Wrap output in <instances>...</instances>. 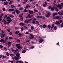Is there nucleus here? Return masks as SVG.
<instances>
[{"label":"nucleus","instance_id":"1","mask_svg":"<svg viewBox=\"0 0 63 63\" xmlns=\"http://www.w3.org/2000/svg\"><path fill=\"white\" fill-rule=\"evenodd\" d=\"M61 6H63V3H61V5L60 4H58L57 5H56V7L59 8L60 9H62V7H61Z\"/></svg>","mask_w":63,"mask_h":63},{"label":"nucleus","instance_id":"2","mask_svg":"<svg viewBox=\"0 0 63 63\" xmlns=\"http://www.w3.org/2000/svg\"><path fill=\"white\" fill-rule=\"evenodd\" d=\"M8 21L7 22V24H9L10 23V22H11L12 20L10 18V17H8L7 18V21Z\"/></svg>","mask_w":63,"mask_h":63},{"label":"nucleus","instance_id":"3","mask_svg":"<svg viewBox=\"0 0 63 63\" xmlns=\"http://www.w3.org/2000/svg\"><path fill=\"white\" fill-rule=\"evenodd\" d=\"M19 54L18 53L16 54V56H15L14 58L15 59H18L19 58V56H19Z\"/></svg>","mask_w":63,"mask_h":63},{"label":"nucleus","instance_id":"4","mask_svg":"<svg viewBox=\"0 0 63 63\" xmlns=\"http://www.w3.org/2000/svg\"><path fill=\"white\" fill-rule=\"evenodd\" d=\"M16 46H17V48L18 49H20L21 47H20V44H16Z\"/></svg>","mask_w":63,"mask_h":63},{"label":"nucleus","instance_id":"5","mask_svg":"<svg viewBox=\"0 0 63 63\" xmlns=\"http://www.w3.org/2000/svg\"><path fill=\"white\" fill-rule=\"evenodd\" d=\"M38 39H40L39 41V43H42L43 42V41H44V40L43 39L41 38L40 37H39L38 38Z\"/></svg>","mask_w":63,"mask_h":63},{"label":"nucleus","instance_id":"6","mask_svg":"<svg viewBox=\"0 0 63 63\" xmlns=\"http://www.w3.org/2000/svg\"><path fill=\"white\" fill-rule=\"evenodd\" d=\"M0 41L1 43H3H3H5V42H6V41L5 40L3 39L2 38L0 39Z\"/></svg>","mask_w":63,"mask_h":63},{"label":"nucleus","instance_id":"7","mask_svg":"<svg viewBox=\"0 0 63 63\" xmlns=\"http://www.w3.org/2000/svg\"><path fill=\"white\" fill-rule=\"evenodd\" d=\"M0 37L1 38H4L5 37V34H1L0 36Z\"/></svg>","mask_w":63,"mask_h":63},{"label":"nucleus","instance_id":"8","mask_svg":"<svg viewBox=\"0 0 63 63\" xmlns=\"http://www.w3.org/2000/svg\"><path fill=\"white\" fill-rule=\"evenodd\" d=\"M30 6L29 5H28L27 4L26 5V6L25 7V9H27L28 8H30Z\"/></svg>","mask_w":63,"mask_h":63},{"label":"nucleus","instance_id":"9","mask_svg":"<svg viewBox=\"0 0 63 63\" xmlns=\"http://www.w3.org/2000/svg\"><path fill=\"white\" fill-rule=\"evenodd\" d=\"M50 15V12H49L48 14V15H46V16L47 17H48Z\"/></svg>","mask_w":63,"mask_h":63},{"label":"nucleus","instance_id":"10","mask_svg":"<svg viewBox=\"0 0 63 63\" xmlns=\"http://www.w3.org/2000/svg\"><path fill=\"white\" fill-rule=\"evenodd\" d=\"M16 13L18 15L20 13V11H18V10L17 9L16 10Z\"/></svg>","mask_w":63,"mask_h":63},{"label":"nucleus","instance_id":"11","mask_svg":"<svg viewBox=\"0 0 63 63\" xmlns=\"http://www.w3.org/2000/svg\"><path fill=\"white\" fill-rule=\"evenodd\" d=\"M37 18H42V17H43V16H39L38 15L36 16Z\"/></svg>","mask_w":63,"mask_h":63},{"label":"nucleus","instance_id":"12","mask_svg":"<svg viewBox=\"0 0 63 63\" xmlns=\"http://www.w3.org/2000/svg\"><path fill=\"white\" fill-rule=\"evenodd\" d=\"M55 24L56 25H60V23L59 22H58L57 21H56V22Z\"/></svg>","mask_w":63,"mask_h":63},{"label":"nucleus","instance_id":"13","mask_svg":"<svg viewBox=\"0 0 63 63\" xmlns=\"http://www.w3.org/2000/svg\"><path fill=\"white\" fill-rule=\"evenodd\" d=\"M3 16H4V13H2L0 16V18H2V17Z\"/></svg>","mask_w":63,"mask_h":63},{"label":"nucleus","instance_id":"14","mask_svg":"<svg viewBox=\"0 0 63 63\" xmlns=\"http://www.w3.org/2000/svg\"><path fill=\"white\" fill-rule=\"evenodd\" d=\"M9 4V2H4V3L3 4L4 5H8Z\"/></svg>","mask_w":63,"mask_h":63},{"label":"nucleus","instance_id":"15","mask_svg":"<svg viewBox=\"0 0 63 63\" xmlns=\"http://www.w3.org/2000/svg\"><path fill=\"white\" fill-rule=\"evenodd\" d=\"M28 22H29V21H28V20H25L24 21V22L28 24L29 23Z\"/></svg>","mask_w":63,"mask_h":63},{"label":"nucleus","instance_id":"16","mask_svg":"<svg viewBox=\"0 0 63 63\" xmlns=\"http://www.w3.org/2000/svg\"><path fill=\"white\" fill-rule=\"evenodd\" d=\"M19 25L21 26H24V25H25V24L23 23H20Z\"/></svg>","mask_w":63,"mask_h":63},{"label":"nucleus","instance_id":"17","mask_svg":"<svg viewBox=\"0 0 63 63\" xmlns=\"http://www.w3.org/2000/svg\"><path fill=\"white\" fill-rule=\"evenodd\" d=\"M18 35V36L19 37H21L22 35V34H21V33H19Z\"/></svg>","mask_w":63,"mask_h":63},{"label":"nucleus","instance_id":"18","mask_svg":"<svg viewBox=\"0 0 63 63\" xmlns=\"http://www.w3.org/2000/svg\"><path fill=\"white\" fill-rule=\"evenodd\" d=\"M58 14L59 15H63V13L61 12H58Z\"/></svg>","mask_w":63,"mask_h":63},{"label":"nucleus","instance_id":"19","mask_svg":"<svg viewBox=\"0 0 63 63\" xmlns=\"http://www.w3.org/2000/svg\"><path fill=\"white\" fill-rule=\"evenodd\" d=\"M30 36H31L32 38H34V36L33 35V34H30Z\"/></svg>","mask_w":63,"mask_h":63},{"label":"nucleus","instance_id":"20","mask_svg":"<svg viewBox=\"0 0 63 63\" xmlns=\"http://www.w3.org/2000/svg\"><path fill=\"white\" fill-rule=\"evenodd\" d=\"M19 33V31H16L15 32V33L16 34H18Z\"/></svg>","mask_w":63,"mask_h":63},{"label":"nucleus","instance_id":"21","mask_svg":"<svg viewBox=\"0 0 63 63\" xmlns=\"http://www.w3.org/2000/svg\"><path fill=\"white\" fill-rule=\"evenodd\" d=\"M54 29L56 30L57 29V27L56 26H54Z\"/></svg>","mask_w":63,"mask_h":63},{"label":"nucleus","instance_id":"22","mask_svg":"<svg viewBox=\"0 0 63 63\" xmlns=\"http://www.w3.org/2000/svg\"><path fill=\"white\" fill-rule=\"evenodd\" d=\"M2 22H6V21H6V20H5V19L4 18V19H3L2 20Z\"/></svg>","mask_w":63,"mask_h":63},{"label":"nucleus","instance_id":"23","mask_svg":"<svg viewBox=\"0 0 63 63\" xmlns=\"http://www.w3.org/2000/svg\"><path fill=\"white\" fill-rule=\"evenodd\" d=\"M22 61L21 60L20 61H17L16 62L17 63H20V62H21Z\"/></svg>","mask_w":63,"mask_h":63},{"label":"nucleus","instance_id":"24","mask_svg":"<svg viewBox=\"0 0 63 63\" xmlns=\"http://www.w3.org/2000/svg\"><path fill=\"white\" fill-rule=\"evenodd\" d=\"M10 16L11 17L13 18V17H14V16H13V15H12L11 14H10Z\"/></svg>","mask_w":63,"mask_h":63},{"label":"nucleus","instance_id":"25","mask_svg":"<svg viewBox=\"0 0 63 63\" xmlns=\"http://www.w3.org/2000/svg\"><path fill=\"white\" fill-rule=\"evenodd\" d=\"M59 23H63V21L61 20H59Z\"/></svg>","mask_w":63,"mask_h":63},{"label":"nucleus","instance_id":"26","mask_svg":"<svg viewBox=\"0 0 63 63\" xmlns=\"http://www.w3.org/2000/svg\"><path fill=\"white\" fill-rule=\"evenodd\" d=\"M46 26H47V25H46L45 24H44L43 26V28H45Z\"/></svg>","mask_w":63,"mask_h":63},{"label":"nucleus","instance_id":"27","mask_svg":"<svg viewBox=\"0 0 63 63\" xmlns=\"http://www.w3.org/2000/svg\"><path fill=\"white\" fill-rule=\"evenodd\" d=\"M12 3H13V0L11 1L9 3V5H11L12 4Z\"/></svg>","mask_w":63,"mask_h":63},{"label":"nucleus","instance_id":"28","mask_svg":"<svg viewBox=\"0 0 63 63\" xmlns=\"http://www.w3.org/2000/svg\"><path fill=\"white\" fill-rule=\"evenodd\" d=\"M36 23L37 24H38V25H40V23H39V22L38 21H37L36 22Z\"/></svg>","mask_w":63,"mask_h":63},{"label":"nucleus","instance_id":"29","mask_svg":"<svg viewBox=\"0 0 63 63\" xmlns=\"http://www.w3.org/2000/svg\"><path fill=\"white\" fill-rule=\"evenodd\" d=\"M11 8H16V6H14V5H11Z\"/></svg>","mask_w":63,"mask_h":63},{"label":"nucleus","instance_id":"30","mask_svg":"<svg viewBox=\"0 0 63 63\" xmlns=\"http://www.w3.org/2000/svg\"><path fill=\"white\" fill-rule=\"evenodd\" d=\"M34 48V46H32L30 48V49H33V48Z\"/></svg>","mask_w":63,"mask_h":63},{"label":"nucleus","instance_id":"31","mask_svg":"<svg viewBox=\"0 0 63 63\" xmlns=\"http://www.w3.org/2000/svg\"><path fill=\"white\" fill-rule=\"evenodd\" d=\"M28 10H26V9H25L24 10V12H28Z\"/></svg>","mask_w":63,"mask_h":63},{"label":"nucleus","instance_id":"32","mask_svg":"<svg viewBox=\"0 0 63 63\" xmlns=\"http://www.w3.org/2000/svg\"><path fill=\"white\" fill-rule=\"evenodd\" d=\"M57 14H58V13H55L53 14V15H57Z\"/></svg>","mask_w":63,"mask_h":63},{"label":"nucleus","instance_id":"33","mask_svg":"<svg viewBox=\"0 0 63 63\" xmlns=\"http://www.w3.org/2000/svg\"><path fill=\"white\" fill-rule=\"evenodd\" d=\"M31 28L32 30H33L34 29V27L33 26H32Z\"/></svg>","mask_w":63,"mask_h":63},{"label":"nucleus","instance_id":"34","mask_svg":"<svg viewBox=\"0 0 63 63\" xmlns=\"http://www.w3.org/2000/svg\"><path fill=\"white\" fill-rule=\"evenodd\" d=\"M48 28H49V29H50V27H51L50 25H48Z\"/></svg>","mask_w":63,"mask_h":63},{"label":"nucleus","instance_id":"35","mask_svg":"<svg viewBox=\"0 0 63 63\" xmlns=\"http://www.w3.org/2000/svg\"><path fill=\"white\" fill-rule=\"evenodd\" d=\"M23 15V13H22L21 15H20V17H22V15Z\"/></svg>","mask_w":63,"mask_h":63},{"label":"nucleus","instance_id":"36","mask_svg":"<svg viewBox=\"0 0 63 63\" xmlns=\"http://www.w3.org/2000/svg\"><path fill=\"white\" fill-rule=\"evenodd\" d=\"M54 24H52V27H51V29H52V28H53V27H54Z\"/></svg>","mask_w":63,"mask_h":63},{"label":"nucleus","instance_id":"37","mask_svg":"<svg viewBox=\"0 0 63 63\" xmlns=\"http://www.w3.org/2000/svg\"><path fill=\"white\" fill-rule=\"evenodd\" d=\"M10 30H11L10 29H8L7 30V31H8V32H10Z\"/></svg>","mask_w":63,"mask_h":63},{"label":"nucleus","instance_id":"38","mask_svg":"<svg viewBox=\"0 0 63 63\" xmlns=\"http://www.w3.org/2000/svg\"><path fill=\"white\" fill-rule=\"evenodd\" d=\"M23 27H24V28H25V29H27L28 28L26 26H24Z\"/></svg>","mask_w":63,"mask_h":63},{"label":"nucleus","instance_id":"39","mask_svg":"<svg viewBox=\"0 0 63 63\" xmlns=\"http://www.w3.org/2000/svg\"><path fill=\"white\" fill-rule=\"evenodd\" d=\"M26 52V51L25 50L23 51H22V53H25Z\"/></svg>","mask_w":63,"mask_h":63},{"label":"nucleus","instance_id":"40","mask_svg":"<svg viewBox=\"0 0 63 63\" xmlns=\"http://www.w3.org/2000/svg\"><path fill=\"white\" fill-rule=\"evenodd\" d=\"M23 27H22L21 28V31H23Z\"/></svg>","mask_w":63,"mask_h":63},{"label":"nucleus","instance_id":"41","mask_svg":"<svg viewBox=\"0 0 63 63\" xmlns=\"http://www.w3.org/2000/svg\"><path fill=\"white\" fill-rule=\"evenodd\" d=\"M23 17H21V18L20 19V20H21V21H22V20H23Z\"/></svg>","mask_w":63,"mask_h":63},{"label":"nucleus","instance_id":"42","mask_svg":"<svg viewBox=\"0 0 63 63\" xmlns=\"http://www.w3.org/2000/svg\"><path fill=\"white\" fill-rule=\"evenodd\" d=\"M9 40H11V39H13V37H9Z\"/></svg>","mask_w":63,"mask_h":63},{"label":"nucleus","instance_id":"43","mask_svg":"<svg viewBox=\"0 0 63 63\" xmlns=\"http://www.w3.org/2000/svg\"><path fill=\"white\" fill-rule=\"evenodd\" d=\"M8 45H11V43L10 42H8Z\"/></svg>","mask_w":63,"mask_h":63},{"label":"nucleus","instance_id":"44","mask_svg":"<svg viewBox=\"0 0 63 63\" xmlns=\"http://www.w3.org/2000/svg\"><path fill=\"white\" fill-rule=\"evenodd\" d=\"M34 11L35 12H38V10L36 9H34Z\"/></svg>","mask_w":63,"mask_h":63},{"label":"nucleus","instance_id":"45","mask_svg":"<svg viewBox=\"0 0 63 63\" xmlns=\"http://www.w3.org/2000/svg\"><path fill=\"white\" fill-rule=\"evenodd\" d=\"M28 17L29 18H31L30 14H29L28 15Z\"/></svg>","mask_w":63,"mask_h":63},{"label":"nucleus","instance_id":"46","mask_svg":"<svg viewBox=\"0 0 63 63\" xmlns=\"http://www.w3.org/2000/svg\"><path fill=\"white\" fill-rule=\"evenodd\" d=\"M0 48H3V46L1 45H0Z\"/></svg>","mask_w":63,"mask_h":63},{"label":"nucleus","instance_id":"47","mask_svg":"<svg viewBox=\"0 0 63 63\" xmlns=\"http://www.w3.org/2000/svg\"><path fill=\"white\" fill-rule=\"evenodd\" d=\"M29 14H31V11L30 10H29Z\"/></svg>","mask_w":63,"mask_h":63},{"label":"nucleus","instance_id":"48","mask_svg":"<svg viewBox=\"0 0 63 63\" xmlns=\"http://www.w3.org/2000/svg\"><path fill=\"white\" fill-rule=\"evenodd\" d=\"M61 27H63V23L62 24H61Z\"/></svg>","mask_w":63,"mask_h":63},{"label":"nucleus","instance_id":"49","mask_svg":"<svg viewBox=\"0 0 63 63\" xmlns=\"http://www.w3.org/2000/svg\"><path fill=\"white\" fill-rule=\"evenodd\" d=\"M32 23L33 24H35V22L34 21H32Z\"/></svg>","mask_w":63,"mask_h":63},{"label":"nucleus","instance_id":"50","mask_svg":"<svg viewBox=\"0 0 63 63\" xmlns=\"http://www.w3.org/2000/svg\"><path fill=\"white\" fill-rule=\"evenodd\" d=\"M8 37H6L5 38V40H8Z\"/></svg>","mask_w":63,"mask_h":63},{"label":"nucleus","instance_id":"51","mask_svg":"<svg viewBox=\"0 0 63 63\" xmlns=\"http://www.w3.org/2000/svg\"><path fill=\"white\" fill-rule=\"evenodd\" d=\"M4 50H5V51H7V49H6L5 48H4Z\"/></svg>","mask_w":63,"mask_h":63},{"label":"nucleus","instance_id":"52","mask_svg":"<svg viewBox=\"0 0 63 63\" xmlns=\"http://www.w3.org/2000/svg\"><path fill=\"white\" fill-rule=\"evenodd\" d=\"M8 62H11V63H13V61H8Z\"/></svg>","mask_w":63,"mask_h":63},{"label":"nucleus","instance_id":"53","mask_svg":"<svg viewBox=\"0 0 63 63\" xmlns=\"http://www.w3.org/2000/svg\"><path fill=\"white\" fill-rule=\"evenodd\" d=\"M6 54L7 56H9V54L8 53V52H7Z\"/></svg>","mask_w":63,"mask_h":63},{"label":"nucleus","instance_id":"54","mask_svg":"<svg viewBox=\"0 0 63 63\" xmlns=\"http://www.w3.org/2000/svg\"><path fill=\"white\" fill-rule=\"evenodd\" d=\"M51 11H53L54 10V8H51Z\"/></svg>","mask_w":63,"mask_h":63},{"label":"nucleus","instance_id":"55","mask_svg":"<svg viewBox=\"0 0 63 63\" xmlns=\"http://www.w3.org/2000/svg\"><path fill=\"white\" fill-rule=\"evenodd\" d=\"M15 11H14L12 13V14H15Z\"/></svg>","mask_w":63,"mask_h":63},{"label":"nucleus","instance_id":"56","mask_svg":"<svg viewBox=\"0 0 63 63\" xmlns=\"http://www.w3.org/2000/svg\"><path fill=\"white\" fill-rule=\"evenodd\" d=\"M23 9V8L22 7H21L19 9L20 10H22Z\"/></svg>","mask_w":63,"mask_h":63},{"label":"nucleus","instance_id":"57","mask_svg":"<svg viewBox=\"0 0 63 63\" xmlns=\"http://www.w3.org/2000/svg\"><path fill=\"white\" fill-rule=\"evenodd\" d=\"M29 21H31L32 20V19H30L28 20Z\"/></svg>","mask_w":63,"mask_h":63},{"label":"nucleus","instance_id":"58","mask_svg":"<svg viewBox=\"0 0 63 63\" xmlns=\"http://www.w3.org/2000/svg\"><path fill=\"white\" fill-rule=\"evenodd\" d=\"M9 12H11V11H12V9H9Z\"/></svg>","mask_w":63,"mask_h":63},{"label":"nucleus","instance_id":"59","mask_svg":"<svg viewBox=\"0 0 63 63\" xmlns=\"http://www.w3.org/2000/svg\"><path fill=\"white\" fill-rule=\"evenodd\" d=\"M36 20L37 19H36L35 18H34L33 19V20H34V21H36Z\"/></svg>","mask_w":63,"mask_h":63},{"label":"nucleus","instance_id":"60","mask_svg":"<svg viewBox=\"0 0 63 63\" xmlns=\"http://www.w3.org/2000/svg\"><path fill=\"white\" fill-rule=\"evenodd\" d=\"M30 41V40H26V42H29Z\"/></svg>","mask_w":63,"mask_h":63},{"label":"nucleus","instance_id":"61","mask_svg":"<svg viewBox=\"0 0 63 63\" xmlns=\"http://www.w3.org/2000/svg\"><path fill=\"white\" fill-rule=\"evenodd\" d=\"M56 45H58V46L59 45V42H58V43H57L56 44Z\"/></svg>","mask_w":63,"mask_h":63},{"label":"nucleus","instance_id":"62","mask_svg":"<svg viewBox=\"0 0 63 63\" xmlns=\"http://www.w3.org/2000/svg\"><path fill=\"white\" fill-rule=\"evenodd\" d=\"M45 4L46 5V6H47V2H46V1L45 2Z\"/></svg>","mask_w":63,"mask_h":63},{"label":"nucleus","instance_id":"63","mask_svg":"<svg viewBox=\"0 0 63 63\" xmlns=\"http://www.w3.org/2000/svg\"><path fill=\"white\" fill-rule=\"evenodd\" d=\"M56 19H58L59 18V17L57 16L56 17Z\"/></svg>","mask_w":63,"mask_h":63},{"label":"nucleus","instance_id":"64","mask_svg":"<svg viewBox=\"0 0 63 63\" xmlns=\"http://www.w3.org/2000/svg\"><path fill=\"white\" fill-rule=\"evenodd\" d=\"M21 6V4H18L17 5L18 7H20V6Z\"/></svg>","mask_w":63,"mask_h":63}]
</instances>
